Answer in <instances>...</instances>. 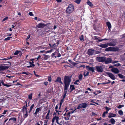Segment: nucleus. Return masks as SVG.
Here are the masks:
<instances>
[{"mask_svg": "<svg viewBox=\"0 0 125 125\" xmlns=\"http://www.w3.org/2000/svg\"><path fill=\"white\" fill-rule=\"evenodd\" d=\"M34 104H33L31 105L30 107V110L29 111V112H30L32 110V109L33 107H34Z\"/></svg>", "mask_w": 125, "mask_h": 125, "instance_id": "nucleus-29", "label": "nucleus"}, {"mask_svg": "<svg viewBox=\"0 0 125 125\" xmlns=\"http://www.w3.org/2000/svg\"><path fill=\"white\" fill-rule=\"evenodd\" d=\"M46 25L42 23H39L37 26V27L38 28H42L46 26Z\"/></svg>", "mask_w": 125, "mask_h": 125, "instance_id": "nucleus-13", "label": "nucleus"}, {"mask_svg": "<svg viewBox=\"0 0 125 125\" xmlns=\"http://www.w3.org/2000/svg\"><path fill=\"white\" fill-rule=\"evenodd\" d=\"M80 39L81 41H84L83 36V35H81V36L80 37Z\"/></svg>", "mask_w": 125, "mask_h": 125, "instance_id": "nucleus-36", "label": "nucleus"}, {"mask_svg": "<svg viewBox=\"0 0 125 125\" xmlns=\"http://www.w3.org/2000/svg\"><path fill=\"white\" fill-rule=\"evenodd\" d=\"M55 120L57 123L59 125H61L62 123V119L58 117L55 116Z\"/></svg>", "mask_w": 125, "mask_h": 125, "instance_id": "nucleus-5", "label": "nucleus"}, {"mask_svg": "<svg viewBox=\"0 0 125 125\" xmlns=\"http://www.w3.org/2000/svg\"><path fill=\"white\" fill-rule=\"evenodd\" d=\"M55 120V117H54L52 120V125H53V123L54 122V121Z\"/></svg>", "mask_w": 125, "mask_h": 125, "instance_id": "nucleus-56", "label": "nucleus"}, {"mask_svg": "<svg viewBox=\"0 0 125 125\" xmlns=\"http://www.w3.org/2000/svg\"><path fill=\"white\" fill-rule=\"evenodd\" d=\"M57 2L58 3H60L62 1V0H56Z\"/></svg>", "mask_w": 125, "mask_h": 125, "instance_id": "nucleus-61", "label": "nucleus"}, {"mask_svg": "<svg viewBox=\"0 0 125 125\" xmlns=\"http://www.w3.org/2000/svg\"><path fill=\"white\" fill-rule=\"evenodd\" d=\"M28 116L27 113V112H26V114H25L24 115V117L26 118Z\"/></svg>", "mask_w": 125, "mask_h": 125, "instance_id": "nucleus-59", "label": "nucleus"}, {"mask_svg": "<svg viewBox=\"0 0 125 125\" xmlns=\"http://www.w3.org/2000/svg\"><path fill=\"white\" fill-rule=\"evenodd\" d=\"M118 62V61H114L112 63H117Z\"/></svg>", "mask_w": 125, "mask_h": 125, "instance_id": "nucleus-58", "label": "nucleus"}, {"mask_svg": "<svg viewBox=\"0 0 125 125\" xmlns=\"http://www.w3.org/2000/svg\"><path fill=\"white\" fill-rule=\"evenodd\" d=\"M120 60L121 61H124L125 60V57H122L121 58Z\"/></svg>", "mask_w": 125, "mask_h": 125, "instance_id": "nucleus-52", "label": "nucleus"}, {"mask_svg": "<svg viewBox=\"0 0 125 125\" xmlns=\"http://www.w3.org/2000/svg\"><path fill=\"white\" fill-rule=\"evenodd\" d=\"M108 39H102L101 40H98V41H97V42H101V41H103V40H107Z\"/></svg>", "mask_w": 125, "mask_h": 125, "instance_id": "nucleus-50", "label": "nucleus"}, {"mask_svg": "<svg viewBox=\"0 0 125 125\" xmlns=\"http://www.w3.org/2000/svg\"><path fill=\"white\" fill-rule=\"evenodd\" d=\"M112 59L111 58H105V60L104 61L105 63V64L109 63L111 62Z\"/></svg>", "mask_w": 125, "mask_h": 125, "instance_id": "nucleus-12", "label": "nucleus"}, {"mask_svg": "<svg viewBox=\"0 0 125 125\" xmlns=\"http://www.w3.org/2000/svg\"><path fill=\"white\" fill-rule=\"evenodd\" d=\"M49 111L47 113V114L46 116L45 117V118L46 119H48L49 118Z\"/></svg>", "mask_w": 125, "mask_h": 125, "instance_id": "nucleus-34", "label": "nucleus"}, {"mask_svg": "<svg viewBox=\"0 0 125 125\" xmlns=\"http://www.w3.org/2000/svg\"><path fill=\"white\" fill-rule=\"evenodd\" d=\"M110 122L113 125L114 124H115V120L113 118L111 119L110 120Z\"/></svg>", "mask_w": 125, "mask_h": 125, "instance_id": "nucleus-19", "label": "nucleus"}, {"mask_svg": "<svg viewBox=\"0 0 125 125\" xmlns=\"http://www.w3.org/2000/svg\"><path fill=\"white\" fill-rule=\"evenodd\" d=\"M11 37H8L7 38H5L4 39L5 41H7L10 39V38H11Z\"/></svg>", "mask_w": 125, "mask_h": 125, "instance_id": "nucleus-38", "label": "nucleus"}, {"mask_svg": "<svg viewBox=\"0 0 125 125\" xmlns=\"http://www.w3.org/2000/svg\"><path fill=\"white\" fill-rule=\"evenodd\" d=\"M10 58H4V59H3V60H8L9 59H10Z\"/></svg>", "mask_w": 125, "mask_h": 125, "instance_id": "nucleus-62", "label": "nucleus"}, {"mask_svg": "<svg viewBox=\"0 0 125 125\" xmlns=\"http://www.w3.org/2000/svg\"><path fill=\"white\" fill-rule=\"evenodd\" d=\"M88 54L89 55H92L96 53V51L93 49H89L88 51Z\"/></svg>", "mask_w": 125, "mask_h": 125, "instance_id": "nucleus-7", "label": "nucleus"}, {"mask_svg": "<svg viewBox=\"0 0 125 125\" xmlns=\"http://www.w3.org/2000/svg\"><path fill=\"white\" fill-rule=\"evenodd\" d=\"M11 85H8V84H5L4 86H6L7 87H9L10 86H11Z\"/></svg>", "mask_w": 125, "mask_h": 125, "instance_id": "nucleus-53", "label": "nucleus"}, {"mask_svg": "<svg viewBox=\"0 0 125 125\" xmlns=\"http://www.w3.org/2000/svg\"><path fill=\"white\" fill-rule=\"evenodd\" d=\"M42 56L43 59L45 60L47 59L48 57V56L46 55L45 54H43Z\"/></svg>", "mask_w": 125, "mask_h": 125, "instance_id": "nucleus-20", "label": "nucleus"}, {"mask_svg": "<svg viewBox=\"0 0 125 125\" xmlns=\"http://www.w3.org/2000/svg\"><path fill=\"white\" fill-rule=\"evenodd\" d=\"M30 66H27V68H30V67H32V66H34V65L33 64V62L32 61V62H30Z\"/></svg>", "mask_w": 125, "mask_h": 125, "instance_id": "nucleus-17", "label": "nucleus"}, {"mask_svg": "<svg viewBox=\"0 0 125 125\" xmlns=\"http://www.w3.org/2000/svg\"><path fill=\"white\" fill-rule=\"evenodd\" d=\"M106 24L108 28L109 29H110L111 28V25L110 23L109 22H106Z\"/></svg>", "mask_w": 125, "mask_h": 125, "instance_id": "nucleus-21", "label": "nucleus"}, {"mask_svg": "<svg viewBox=\"0 0 125 125\" xmlns=\"http://www.w3.org/2000/svg\"><path fill=\"white\" fill-rule=\"evenodd\" d=\"M87 106V104L85 103H83L79 104L77 107V109H79L82 108H85Z\"/></svg>", "mask_w": 125, "mask_h": 125, "instance_id": "nucleus-8", "label": "nucleus"}, {"mask_svg": "<svg viewBox=\"0 0 125 125\" xmlns=\"http://www.w3.org/2000/svg\"><path fill=\"white\" fill-rule=\"evenodd\" d=\"M81 1V0H76L75 1V2L77 4H79Z\"/></svg>", "mask_w": 125, "mask_h": 125, "instance_id": "nucleus-39", "label": "nucleus"}, {"mask_svg": "<svg viewBox=\"0 0 125 125\" xmlns=\"http://www.w3.org/2000/svg\"><path fill=\"white\" fill-rule=\"evenodd\" d=\"M71 114V113L70 112H69L67 115V116L68 117H70V114Z\"/></svg>", "mask_w": 125, "mask_h": 125, "instance_id": "nucleus-54", "label": "nucleus"}, {"mask_svg": "<svg viewBox=\"0 0 125 125\" xmlns=\"http://www.w3.org/2000/svg\"><path fill=\"white\" fill-rule=\"evenodd\" d=\"M19 53H20V51H17L15 52L14 54L15 55H17Z\"/></svg>", "mask_w": 125, "mask_h": 125, "instance_id": "nucleus-33", "label": "nucleus"}, {"mask_svg": "<svg viewBox=\"0 0 125 125\" xmlns=\"http://www.w3.org/2000/svg\"><path fill=\"white\" fill-rule=\"evenodd\" d=\"M29 14L30 16H32L33 15L32 13V12H30L29 13Z\"/></svg>", "mask_w": 125, "mask_h": 125, "instance_id": "nucleus-47", "label": "nucleus"}, {"mask_svg": "<svg viewBox=\"0 0 125 125\" xmlns=\"http://www.w3.org/2000/svg\"><path fill=\"white\" fill-rule=\"evenodd\" d=\"M99 46L102 48H105L107 47L108 46L107 43L101 44L99 45Z\"/></svg>", "mask_w": 125, "mask_h": 125, "instance_id": "nucleus-14", "label": "nucleus"}, {"mask_svg": "<svg viewBox=\"0 0 125 125\" xmlns=\"http://www.w3.org/2000/svg\"><path fill=\"white\" fill-rule=\"evenodd\" d=\"M116 116V115L115 114H114L112 113H110L109 114V115L108 117L109 118H111L115 117Z\"/></svg>", "mask_w": 125, "mask_h": 125, "instance_id": "nucleus-15", "label": "nucleus"}, {"mask_svg": "<svg viewBox=\"0 0 125 125\" xmlns=\"http://www.w3.org/2000/svg\"><path fill=\"white\" fill-rule=\"evenodd\" d=\"M118 49L117 48L109 47L105 49V51H116L118 50Z\"/></svg>", "mask_w": 125, "mask_h": 125, "instance_id": "nucleus-4", "label": "nucleus"}, {"mask_svg": "<svg viewBox=\"0 0 125 125\" xmlns=\"http://www.w3.org/2000/svg\"><path fill=\"white\" fill-rule=\"evenodd\" d=\"M32 94H29L28 95V98L30 100H31L32 99Z\"/></svg>", "mask_w": 125, "mask_h": 125, "instance_id": "nucleus-30", "label": "nucleus"}, {"mask_svg": "<svg viewBox=\"0 0 125 125\" xmlns=\"http://www.w3.org/2000/svg\"><path fill=\"white\" fill-rule=\"evenodd\" d=\"M83 77V75L82 74H80L79 75L78 78L80 80H81L82 79V78Z\"/></svg>", "mask_w": 125, "mask_h": 125, "instance_id": "nucleus-32", "label": "nucleus"}, {"mask_svg": "<svg viewBox=\"0 0 125 125\" xmlns=\"http://www.w3.org/2000/svg\"><path fill=\"white\" fill-rule=\"evenodd\" d=\"M106 74L112 79L114 80L115 79V75L112 73L107 72L106 73Z\"/></svg>", "mask_w": 125, "mask_h": 125, "instance_id": "nucleus-9", "label": "nucleus"}, {"mask_svg": "<svg viewBox=\"0 0 125 125\" xmlns=\"http://www.w3.org/2000/svg\"><path fill=\"white\" fill-rule=\"evenodd\" d=\"M74 10V7L72 4H70L67 8L66 10V12L68 13H71Z\"/></svg>", "mask_w": 125, "mask_h": 125, "instance_id": "nucleus-1", "label": "nucleus"}, {"mask_svg": "<svg viewBox=\"0 0 125 125\" xmlns=\"http://www.w3.org/2000/svg\"><path fill=\"white\" fill-rule=\"evenodd\" d=\"M69 118L70 117H64V118L66 120H68L69 119Z\"/></svg>", "mask_w": 125, "mask_h": 125, "instance_id": "nucleus-48", "label": "nucleus"}, {"mask_svg": "<svg viewBox=\"0 0 125 125\" xmlns=\"http://www.w3.org/2000/svg\"><path fill=\"white\" fill-rule=\"evenodd\" d=\"M8 17H6L5 18H4L3 20L2 21H3L5 20H7L8 19Z\"/></svg>", "mask_w": 125, "mask_h": 125, "instance_id": "nucleus-49", "label": "nucleus"}, {"mask_svg": "<svg viewBox=\"0 0 125 125\" xmlns=\"http://www.w3.org/2000/svg\"><path fill=\"white\" fill-rule=\"evenodd\" d=\"M8 111L7 110H4V112L2 113V114L3 115H4L6 114V112Z\"/></svg>", "mask_w": 125, "mask_h": 125, "instance_id": "nucleus-55", "label": "nucleus"}, {"mask_svg": "<svg viewBox=\"0 0 125 125\" xmlns=\"http://www.w3.org/2000/svg\"><path fill=\"white\" fill-rule=\"evenodd\" d=\"M118 75L119 77L122 79H123L125 77V76H123V75L121 74H118Z\"/></svg>", "mask_w": 125, "mask_h": 125, "instance_id": "nucleus-27", "label": "nucleus"}, {"mask_svg": "<svg viewBox=\"0 0 125 125\" xmlns=\"http://www.w3.org/2000/svg\"><path fill=\"white\" fill-rule=\"evenodd\" d=\"M118 113L120 115H123V112L122 110H120L119 111Z\"/></svg>", "mask_w": 125, "mask_h": 125, "instance_id": "nucleus-31", "label": "nucleus"}, {"mask_svg": "<svg viewBox=\"0 0 125 125\" xmlns=\"http://www.w3.org/2000/svg\"><path fill=\"white\" fill-rule=\"evenodd\" d=\"M96 60L99 62H103L105 60V57H98L96 58Z\"/></svg>", "mask_w": 125, "mask_h": 125, "instance_id": "nucleus-6", "label": "nucleus"}, {"mask_svg": "<svg viewBox=\"0 0 125 125\" xmlns=\"http://www.w3.org/2000/svg\"><path fill=\"white\" fill-rule=\"evenodd\" d=\"M48 82H45L44 83V84L45 85H47V84H48Z\"/></svg>", "mask_w": 125, "mask_h": 125, "instance_id": "nucleus-63", "label": "nucleus"}, {"mask_svg": "<svg viewBox=\"0 0 125 125\" xmlns=\"http://www.w3.org/2000/svg\"><path fill=\"white\" fill-rule=\"evenodd\" d=\"M111 71L114 73L117 74L118 73L119 71L118 69L116 68H113L111 69Z\"/></svg>", "mask_w": 125, "mask_h": 125, "instance_id": "nucleus-10", "label": "nucleus"}, {"mask_svg": "<svg viewBox=\"0 0 125 125\" xmlns=\"http://www.w3.org/2000/svg\"><path fill=\"white\" fill-rule=\"evenodd\" d=\"M38 122H39V123L41 125H42V124L43 122L42 121H40Z\"/></svg>", "mask_w": 125, "mask_h": 125, "instance_id": "nucleus-60", "label": "nucleus"}, {"mask_svg": "<svg viewBox=\"0 0 125 125\" xmlns=\"http://www.w3.org/2000/svg\"><path fill=\"white\" fill-rule=\"evenodd\" d=\"M94 39L95 40H97V41H98V40H99V39L98 38V37H96V36L94 37Z\"/></svg>", "mask_w": 125, "mask_h": 125, "instance_id": "nucleus-57", "label": "nucleus"}, {"mask_svg": "<svg viewBox=\"0 0 125 125\" xmlns=\"http://www.w3.org/2000/svg\"><path fill=\"white\" fill-rule=\"evenodd\" d=\"M108 112L107 111H106V112H104L103 115V117H104L105 116V115L106 114H107L108 113Z\"/></svg>", "mask_w": 125, "mask_h": 125, "instance_id": "nucleus-43", "label": "nucleus"}, {"mask_svg": "<svg viewBox=\"0 0 125 125\" xmlns=\"http://www.w3.org/2000/svg\"><path fill=\"white\" fill-rule=\"evenodd\" d=\"M114 65L116 66H121V65L119 63H117L115 64Z\"/></svg>", "mask_w": 125, "mask_h": 125, "instance_id": "nucleus-46", "label": "nucleus"}, {"mask_svg": "<svg viewBox=\"0 0 125 125\" xmlns=\"http://www.w3.org/2000/svg\"><path fill=\"white\" fill-rule=\"evenodd\" d=\"M27 108L25 106H24L23 108V110L24 111H25L26 112H27Z\"/></svg>", "mask_w": 125, "mask_h": 125, "instance_id": "nucleus-37", "label": "nucleus"}, {"mask_svg": "<svg viewBox=\"0 0 125 125\" xmlns=\"http://www.w3.org/2000/svg\"><path fill=\"white\" fill-rule=\"evenodd\" d=\"M89 72H86V71L84 73L83 75L84 76H87L89 75Z\"/></svg>", "mask_w": 125, "mask_h": 125, "instance_id": "nucleus-28", "label": "nucleus"}, {"mask_svg": "<svg viewBox=\"0 0 125 125\" xmlns=\"http://www.w3.org/2000/svg\"><path fill=\"white\" fill-rule=\"evenodd\" d=\"M65 84H70L71 78L68 76H66L64 78Z\"/></svg>", "mask_w": 125, "mask_h": 125, "instance_id": "nucleus-2", "label": "nucleus"}, {"mask_svg": "<svg viewBox=\"0 0 125 125\" xmlns=\"http://www.w3.org/2000/svg\"><path fill=\"white\" fill-rule=\"evenodd\" d=\"M87 4L89 5L91 7H92L93 6V5L92 3L89 1H88L87 2Z\"/></svg>", "mask_w": 125, "mask_h": 125, "instance_id": "nucleus-24", "label": "nucleus"}, {"mask_svg": "<svg viewBox=\"0 0 125 125\" xmlns=\"http://www.w3.org/2000/svg\"><path fill=\"white\" fill-rule=\"evenodd\" d=\"M9 121L12 120L15 122L16 120V118L15 117H11L9 119Z\"/></svg>", "mask_w": 125, "mask_h": 125, "instance_id": "nucleus-23", "label": "nucleus"}, {"mask_svg": "<svg viewBox=\"0 0 125 125\" xmlns=\"http://www.w3.org/2000/svg\"><path fill=\"white\" fill-rule=\"evenodd\" d=\"M61 81V78H60L58 77L56 79V81H55V82H58L59 83H61L62 84H63V83Z\"/></svg>", "mask_w": 125, "mask_h": 125, "instance_id": "nucleus-22", "label": "nucleus"}, {"mask_svg": "<svg viewBox=\"0 0 125 125\" xmlns=\"http://www.w3.org/2000/svg\"><path fill=\"white\" fill-rule=\"evenodd\" d=\"M67 90H64V94H66L67 93Z\"/></svg>", "mask_w": 125, "mask_h": 125, "instance_id": "nucleus-64", "label": "nucleus"}, {"mask_svg": "<svg viewBox=\"0 0 125 125\" xmlns=\"http://www.w3.org/2000/svg\"><path fill=\"white\" fill-rule=\"evenodd\" d=\"M41 109L40 108H37L36 109L35 112L34 113L35 115H36L37 113L39 112L40 111H41Z\"/></svg>", "mask_w": 125, "mask_h": 125, "instance_id": "nucleus-16", "label": "nucleus"}, {"mask_svg": "<svg viewBox=\"0 0 125 125\" xmlns=\"http://www.w3.org/2000/svg\"><path fill=\"white\" fill-rule=\"evenodd\" d=\"M70 87L71 89L72 90H73L74 89V86L72 85H70Z\"/></svg>", "mask_w": 125, "mask_h": 125, "instance_id": "nucleus-35", "label": "nucleus"}, {"mask_svg": "<svg viewBox=\"0 0 125 125\" xmlns=\"http://www.w3.org/2000/svg\"><path fill=\"white\" fill-rule=\"evenodd\" d=\"M48 80L50 82H51V77L50 76H48Z\"/></svg>", "mask_w": 125, "mask_h": 125, "instance_id": "nucleus-44", "label": "nucleus"}, {"mask_svg": "<svg viewBox=\"0 0 125 125\" xmlns=\"http://www.w3.org/2000/svg\"><path fill=\"white\" fill-rule=\"evenodd\" d=\"M105 109L106 110V111L107 112L108 111L110 110L111 109V108H110L108 107L107 106L105 107Z\"/></svg>", "mask_w": 125, "mask_h": 125, "instance_id": "nucleus-40", "label": "nucleus"}, {"mask_svg": "<svg viewBox=\"0 0 125 125\" xmlns=\"http://www.w3.org/2000/svg\"><path fill=\"white\" fill-rule=\"evenodd\" d=\"M58 51H57L55 52V55H57V56L58 57H59L61 56V55L60 53H58Z\"/></svg>", "mask_w": 125, "mask_h": 125, "instance_id": "nucleus-25", "label": "nucleus"}, {"mask_svg": "<svg viewBox=\"0 0 125 125\" xmlns=\"http://www.w3.org/2000/svg\"><path fill=\"white\" fill-rule=\"evenodd\" d=\"M61 112V111H59V112L57 111H56V114H58V115H59L60 114V113Z\"/></svg>", "mask_w": 125, "mask_h": 125, "instance_id": "nucleus-51", "label": "nucleus"}, {"mask_svg": "<svg viewBox=\"0 0 125 125\" xmlns=\"http://www.w3.org/2000/svg\"><path fill=\"white\" fill-rule=\"evenodd\" d=\"M23 74H25L27 75H28L30 73L28 72H23L22 73Z\"/></svg>", "mask_w": 125, "mask_h": 125, "instance_id": "nucleus-41", "label": "nucleus"}, {"mask_svg": "<svg viewBox=\"0 0 125 125\" xmlns=\"http://www.w3.org/2000/svg\"><path fill=\"white\" fill-rule=\"evenodd\" d=\"M108 46H115V44L112 43V42L108 43H107Z\"/></svg>", "mask_w": 125, "mask_h": 125, "instance_id": "nucleus-18", "label": "nucleus"}, {"mask_svg": "<svg viewBox=\"0 0 125 125\" xmlns=\"http://www.w3.org/2000/svg\"><path fill=\"white\" fill-rule=\"evenodd\" d=\"M86 68L87 70L89 71H91L92 72H94V67L87 66L86 67Z\"/></svg>", "mask_w": 125, "mask_h": 125, "instance_id": "nucleus-11", "label": "nucleus"}, {"mask_svg": "<svg viewBox=\"0 0 125 125\" xmlns=\"http://www.w3.org/2000/svg\"><path fill=\"white\" fill-rule=\"evenodd\" d=\"M124 105H120L118 106V108H121L122 107H124Z\"/></svg>", "mask_w": 125, "mask_h": 125, "instance_id": "nucleus-42", "label": "nucleus"}, {"mask_svg": "<svg viewBox=\"0 0 125 125\" xmlns=\"http://www.w3.org/2000/svg\"><path fill=\"white\" fill-rule=\"evenodd\" d=\"M0 82L4 86L5 84L4 83V82L3 80H1L0 81Z\"/></svg>", "mask_w": 125, "mask_h": 125, "instance_id": "nucleus-45", "label": "nucleus"}, {"mask_svg": "<svg viewBox=\"0 0 125 125\" xmlns=\"http://www.w3.org/2000/svg\"><path fill=\"white\" fill-rule=\"evenodd\" d=\"M95 68L97 71L99 73H102L103 71V67L102 66H96Z\"/></svg>", "mask_w": 125, "mask_h": 125, "instance_id": "nucleus-3", "label": "nucleus"}, {"mask_svg": "<svg viewBox=\"0 0 125 125\" xmlns=\"http://www.w3.org/2000/svg\"><path fill=\"white\" fill-rule=\"evenodd\" d=\"M69 85V84H65L64 90H67L68 89Z\"/></svg>", "mask_w": 125, "mask_h": 125, "instance_id": "nucleus-26", "label": "nucleus"}]
</instances>
